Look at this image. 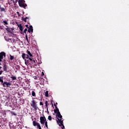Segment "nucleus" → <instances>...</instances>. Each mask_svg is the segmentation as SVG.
<instances>
[{
    "label": "nucleus",
    "instance_id": "obj_1",
    "mask_svg": "<svg viewBox=\"0 0 129 129\" xmlns=\"http://www.w3.org/2000/svg\"><path fill=\"white\" fill-rule=\"evenodd\" d=\"M56 117H58L57 122L59 126H61L62 129L65 128V126L63 124V120H62V116L61 115V113L58 112L57 114H56Z\"/></svg>",
    "mask_w": 129,
    "mask_h": 129
},
{
    "label": "nucleus",
    "instance_id": "obj_2",
    "mask_svg": "<svg viewBox=\"0 0 129 129\" xmlns=\"http://www.w3.org/2000/svg\"><path fill=\"white\" fill-rule=\"evenodd\" d=\"M25 3H26V1H25V0L18 1L19 7H20V8H23V9H26V7H27V4Z\"/></svg>",
    "mask_w": 129,
    "mask_h": 129
},
{
    "label": "nucleus",
    "instance_id": "obj_3",
    "mask_svg": "<svg viewBox=\"0 0 129 129\" xmlns=\"http://www.w3.org/2000/svg\"><path fill=\"white\" fill-rule=\"evenodd\" d=\"M31 106L35 110H37L39 108L38 107V104H37V103L34 100H33L32 101V103L31 104Z\"/></svg>",
    "mask_w": 129,
    "mask_h": 129
},
{
    "label": "nucleus",
    "instance_id": "obj_4",
    "mask_svg": "<svg viewBox=\"0 0 129 129\" xmlns=\"http://www.w3.org/2000/svg\"><path fill=\"white\" fill-rule=\"evenodd\" d=\"M2 85H3V87H10V86L12 85V83L4 82L2 84Z\"/></svg>",
    "mask_w": 129,
    "mask_h": 129
},
{
    "label": "nucleus",
    "instance_id": "obj_5",
    "mask_svg": "<svg viewBox=\"0 0 129 129\" xmlns=\"http://www.w3.org/2000/svg\"><path fill=\"white\" fill-rule=\"evenodd\" d=\"M40 123L43 125L45 124V122L47 121V120L46 119V117L45 116H41L40 117Z\"/></svg>",
    "mask_w": 129,
    "mask_h": 129
},
{
    "label": "nucleus",
    "instance_id": "obj_6",
    "mask_svg": "<svg viewBox=\"0 0 129 129\" xmlns=\"http://www.w3.org/2000/svg\"><path fill=\"white\" fill-rule=\"evenodd\" d=\"M21 20L22 21H24V22H25V23H26V22H27V23H28V24L30 25V21H27V20H29V17H22L21 18Z\"/></svg>",
    "mask_w": 129,
    "mask_h": 129
},
{
    "label": "nucleus",
    "instance_id": "obj_7",
    "mask_svg": "<svg viewBox=\"0 0 129 129\" xmlns=\"http://www.w3.org/2000/svg\"><path fill=\"white\" fill-rule=\"evenodd\" d=\"M25 65H26L27 66H29V65H32V63H31V61H30V60L29 59H25Z\"/></svg>",
    "mask_w": 129,
    "mask_h": 129
},
{
    "label": "nucleus",
    "instance_id": "obj_8",
    "mask_svg": "<svg viewBox=\"0 0 129 129\" xmlns=\"http://www.w3.org/2000/svg\"><path fill=\"white\" fill-rule=\"evenodd\" d=\"M3 70L5 72H8V66L6 63L3 64Z\"/></svg>",
    "mask_w": 129,
    "mask_h": 129
},
{
    "label": "nucleus",
    "instance_id": "obj_9",
    "mask_svg": "<svg viewBox=\"0 0 129 129\" xmlns=\"http://www.w3.org/2000/svg\"><path fill=\"white\" fill-rule=\"evenodd\" d=\"M4 57H6V52L2 51L0 52V57L3 59Z\"/></svg>",
    "mask_w": 129,
    "mask_h": 129
},
{
    "label": "nucleus",
    "instance_id": "obj_10",
    "mask_svg": "<svg viewBox=\"0 0 129 129\" xmlns=\"http://www.w3.org/2000/svg\"><path fill=\"white\" fill-rule=\"evenodd\" d=\"M28 33H31V32L33 33V26L30 25L29 26V28H28Z\"/></svg>",
    "mask_w": 129,
    "mask_h": 129
},
{
    "label": "nucleus",
    "instance_id": "obj_11",
    "mask_svg": "<svg viewBox=\"0 0 129 129\" xmlns=\"http://www.w3.org/2000/svg\"><path fill=\"white\" fill-rule=\"evenodd\" d=\"M17 26L18 28H19V29L20 30L21 32H23V30H24V28L22 26V24H17Z\"/></svg>",
    "mask_w": 129,
    "mask_h": 129
},
{
    "label": "nucleus",
    "instance_id": "obj_12",
    "mask_svg": "<svg viewBox=\"0 0 129 129\" xmlns=\"http://www.w3.org/2000/svg\"><path fill=\"white\" fill-rule=\"evenodd\" d=\"M33 124L34 126H38L40 125V123L36 122V121H33Z\"/></svg>",
    "mask_w": 129,
    "mask_h": 129
},
{
    "label": "nucleus",
    "instance_id": "obj_13",
    "mask_svg": "<svg viewBox=\"0 0 129 129\" xmlns=\"http://www.w3.org/2000/svg\"><path fill=\"white\" fill-rule=\"evenodd\" d=\"M55 108L56 109L54 110V113H56V114H57L60 112L59 111V109L58 108V107Z\"/></svg>",
    "mask_w": 129,
    "mask_h": 129
},
{
    "label": "nucleus",
    "instance_id": "obj_14",
    "mask_svg": "<svg viewBox=\"0 0 129 129\" xmlns=\"http://www.w3.org/2000/svg\"><path fill=\"white\" fill-rule=\"evenodd\" d=\"M11 78L12 79V80H17V77L14 76L13 75H11Z\"/></svg>",
    "mask_w": 129,
    "mask_h": 129
},
{
    "label": "nucleus",
    "instance_id": "obj_15",
    "mask_svg": "<svg viewBox=\"0 0 129 129\" xmlns=\"http://www.w3.org/2000/svg\"><path fill=\"white\" fill-rule=\"evenodd\" d=\"M27 54H28V55H29L30 57H33V55L32 54V53H31L30 51L27 50Z\"/></svg>",
    "mask_w": 129,
    "mask_h": 129
},
{
    "label": "nucleus",
    "instance_id": "obj_16",
    "mask_svg": "<svg viewBox=\"0 0 129 129\" xmlns=\"http://www.w3.org/2000/svg\"><path fill=\"white\" fill-rule=\"evenodd\" d=\"M0 82H1V84L4 82V76L0 77Z\"/></svg>",
    "mask_w": 129,
    "mask_h": 129
},
{
    "label": "nucleus",
    "instance_id": "obj_17",
    "mask_svg": "<svg viewBox=\"0 0 129 129\" xmlns=\"http://www.w3.org/2000/svg\"><path fill=\"white\" fill-rule=\"evenodd\" d=\"M26 53L22 54V57L24 60L26 59Z\"/></svg>",
    "mask_w": 129,
    "mask_h": 129
},
{
    "label": "nucleus",
    "instance_id": "obj_18",
    "mask_svg": "<svg viewBox=\"0 0 129 129\" xmlns=\"http://www.w3.org/2000/svg\"><path fill=\"white\" fill-rule=\"evenodd\" d=\"M36 63V60H35L34 59H33L32 61H30V64H31V65H35V63Z\"/></svg>",
    "mask_w": 129,
    "mask_h": 129
},
{
    "label": "nucleus",
    "instance_id": "obj_19",
    "mask_svg": "<svg viewBox=\"0 0 129 129\" xmlns=\"http://www.w3.org/2000/svg\"><path fill=\"white\" fill-rule=\"evenodd\" d=\"M45 95L46 97H48L49 96V92L48 91H46L45 93Z\"/></svg>",
    "mask_w": 129,
    "mask_h": 129
},
{
    "label": "nucleus",
    "instance_id": "obj_20",
    "mask_svg": "<svg viewBox=\"0 0 129 129\" xmlns=\"http://www.w3.org/2000/svg\"><path fill=\"white\" fill-rule=\"evenodd\" d=\"M2 112L3 115H6L7 114V111L6 110H2Z\"/></svg>",
    "mask_w": 129,
    "mask_h": 129
},
{
    "label": "nucleus",
    "instance_id": "obj_21",
    "mask_svg": "<svg viewBox=\"0 0 129 129\" xmlns=\"http://www.w3.org/2000/svg\"><path fill=\"white\" fill-rule=\"evenodd\" d=\"M1 12H6V9L4 8H1L0 6Z\"/></svg>",
    "mask_w": 129,
    "mask_h": 129
},
{
    "label": "nucleus",
    "instance_id": "obj_22",
    "mask_svg": "<svg viewBox=\"0 0 129 129\" xmlns=\"http://www.w3.org/2000/svg\"><path fill=\"white\" fill-rule=\"evenodd\" d=\"M32 96H36V92L34 91L32 92Z\"/></svg>",
    "mask_w": 129,
    "mask_h": 129
},
{
    "label": "nucleus",
    "instance_id": "obj_23",
    "mask_svg": "<svg viewBox=\"0 0 129 129\" xmlns=\"http://www.w3.org/2000/svg\"><path fill=\"white\" fill-rule=\"evenodd\" d=\"M10 60H14L15 57H14V56H13L11 54H10Z\"/></svg>",
    "mask_w": 129,
    "mask_h": 129
},
{
    "label": "nucleus",
    "instance_id": "obj_24",
    "mask_svg": "<svg viewBox=\"0 0 129 129\" xmlns=\"http://www.w3.org/2000/svg\"><path fill=\"white\" fill-rule=\"evenodd\" d=\"M11 114H12L13 115H15V116L17 115V114H16L15 112L11 111Z\"/></svg>",
    "mask_w": 129,
    "mask_h": 129
},
{
    "label": "nucleus",
    "instance_id": "obj_25",
    "mask_svg": "<svg viewBox=\"0 0 129 129\" xmlns=\"http://www.w3.org/2000/svg\"><path fill=\"white\" fill-rule=\"evenodd\" d=\"M44 123H45V125L46 127H47V128H48V122H47V121H46L44 122Z\"/></svg>",
    "mask_w": 129,
    "mask_h": 129
},
{
    "label": "nucleus",
    "instance_id": "obj_26",
    "mask_svg": "<svg viewBox=\"0 0 129 129\" xmlns=\"http://www.w3.org/2000/svg\"><path fill=\"white\" fill-rule=\"evenodd\" d=\"M3 23H5V25H9V23H8L7 21L5 20L3 21Z\"/></svg>",
    "mask_w": 129,
    "mask_h": 129
},
{
    "label": "nucleus",
    "instance_id": "obj_27",
    "mask_svg": "<svg viewBox=\"0 0 129 129\" xmlns=\"http://www.w3.org/2000/svg\"><path fill=\"white\" fill-rule=\"evenodd\" d=\"M25 37H26V40L27 41L28 43H29V39H28V35L26 34Z\"/></svg>",
    "mask_w": 129,
    "mask_h": 129
},
{
    "label": "nucleus",
    "instance_id": "obj_28",
    "mask_svg": "<svg viewBox=\"0 0 129 129\" xmlns=\"http://www.w3.org/2000/svg\"><path fill=\"white\" fill-rule=\"evenodd\" d=\"M48 119H49V120H52V116L51 115H49Z\"/></svg>",
    "mask_w": 129,
    "mask_h": 129
},
{
    "label": "nucleus",
    "instance_id": "obj_29",
    "mask_svg": "<svg viewBox=\"0 0 129 129\" xmlns=\"http://www.w3.org/2000/svg\"><path fill=\"white\" fill-rule=\"evenodd\" d=\"M28 31V29L27 28H25V30L23 31V33L25 34H27V31Z\"/></svg>",
    "mask_w": 129,
    "mask_h": 129
},
{
    "label": "nucleus",
    "instance_id": "obj_30",
    "mask_svg": "<svg viewBox=\"0 0 129 129\" xmlns=\"http://www.w3.org/2000/svg\"><path fill=\"white\" fill-rule=\"evenodd\" d=\"M28 59H29L30 62H32V60L34 59V58L29 57V58H28Z\"/></svg>",
    "mask_w": 129,
    "mask_h": 129
},
{
    "label": "nucleus",
    "instance_id": "obj_31",
    "mask_svg": "<svg viewBox=\"0 0 129 129\" xmlns=\"http://www.w3.org/2000/svg\"><path fill=\"white\" fill-rule=\"evenodd\" d=\"M37 127H38L39 129H42L40 124L39 125V126H37Z\"/></svg>",
    "mask_w": 129,
    "mask_h": 129
},
{
    "label": "nucleus",
    "instance_id": "obj_32",
    "mask_svg": "<svg viewBox=\"0 0 129 129\" xmlns=\"http://www.w3.org/2000/svg\"><path fill=\"white\" fill-rule=\"evenodd\" d=\"M26 59H29L30 57H29V55H26Z\"/></svg>",
    "mask_w": 129,
    "mask_h": 129
},
{
    "label": "nucleus",
    "instance_id": "obj_33",
    "mask_svg": "<svg viewBox=\"0 0 129 129\" xmlns=\"http://www.w3.org/2000/svg\"><path fill=\"white\" fill-rule=\"evenodd\" d=\"M39 105H43V102H40Z\"/></svg>",
    "mask_w": 129,
    "mask_h": 129
},
{
    "label": "nucleus",
    "instance_id": "obj_34",
    "mask_svg": "<svg viewBox=\"0 0 129 129\" xmlns=\"http://www.w3.org/2000/svg\"><path fill=\"white\" fill-rule=\"evenodd\" d=\"M3 72H4V71H0V75H2V74H3Z\"/></svg>",
    "mask_w": 129,
    "mask_h": 129
},
{
    "label": "nucleus",
    "instance_id": "obj_35",
    "mask_svg": "<svg viewBox=\"0 0 129 129\" xmlns=\"http://www.w3.org/2000/svg\"><path fill=\"white\" fill-rule=\"evenodd\" d=\"M25 27H26V28H27V29H29V28H30V27H29V25H26Z\"/></svg>",
    "mask_w": 129,
    "mask_h": 129
},
{
    "label": "nucleus",
    "instance_id": "obj_36",
    "mask_svg": "<svg viewBox=\"0 0 129 129\" xmlns=\"http://www.w3.org/2000/svg\"><path fill=\"white\" fill-rule=\"evenodd\" d=\"M17 14H18V17H20V13H19V12H17Z\"/></svg>",
    "mask_w": 129,
    "mask_h": 129
},
{
    "label": "nucleus",
    "instance_id": "obj_37",
    "mask_svg": "<svg viewBox=\"0 0 129 129\" xmlns=\"http://www.w3.org/2000/svg\"><path fill=\"white\" fill-rule=\"evenodd\" d=\"M54 106H55V108H57V105H56V104H54Z\"/></svg>",
    "mask_w": 129,
    "mask_h": 129
},
{
    "label": "nucleus",
    "instance_id": "obj_38",
    "mask_svg": "<svg viewBox=\"0 0 129 129\" xmlns=\"http://www.w3.org/2000/svg\"><path fill=\"white\" fill-rule=\"evenodd\" d=\"M45 105H48V101H45Z\"/></svg>",
    "mask_w": 129,
    "mask_h": 129
},
{
    "label": "nucleus",
    "instance_id": "obj_39",
    "mask_svg": "<svg viewBox=\"0 0 129 129\" xmlns=\"http://www.w3.org/2000/svg\"><path fill=\"white\" fill-rule=\"evenodd\" d=\"M46 107H47V110H48V105H45Z\"/></svg>",
    "mask_w": 129,
    "mask_h": 129
},
{
    "label": "nucleus",
    "instance_id": "obj_40",
    "mask_svg": "<svg viewBox=\"0 0 129 129\" xmlns=\"http://www.w3.org/2000/svg\"><path fill=\"white\" fill-rule=\"evenodd\" d=\"M2 60H3V59L0 57V62H2Z\"/></svg>",
    "mask_w": 129,
    "mask_h": 129
},
{
    "label": "nucleus",
    "instance_id": "obj_41",
    "mask_svg": "<svg viewBox=\"0 0 129 129\" xmlns=\"http://www.w3.org/2000/svg\"><path fill=\"white\" fill-rule=\"evenodd\" d=\"M42 75L43 76H44L45 75V74L42 72Z\"/></svg>",
    "mask_w": 129,
    "mask_h": 129
},
{
    "label": "nucleus",
    "instance_id": "obj_42",
    "mask_svg": "<svg viewBox=\"0 0 129 129\" xmlns=\"http://www.w3.org/2000/svg\"><path fill=\"white\" fill-rule=\"evenodd\" d=\"M2 67H0V70L2 69Z\"/></svg>",
    "mask_w": 129,
    "mask_h": 129
},
{
    "label": "nucleus",
    "instance_id": "obj_43",
    "mask_svg": "<svg viewBox=\"0 0 129 129\" xmlns=\"http://www.w3.org/2000/svg\"><path fill=\"white\" fill-rule=\"evenodd\" d=\"M47 110V113H49V111H48V110Z\"/></svg>",
    "mask_w": 129,
    "mask_h": 129
},
{
    "label": "nucleus",
    "instance_id": "obj_44",
    "mask_svg": "<svg viewBox=\"0 0 129 129\" xmlns=\"http://www.w3.org/2000/svg\"><path fill=\"white\" fill-rule=\"evenodd\" d=\"M4 61H5L4 62L6 63V60H4Z\"/></svg>",
    "mask_w": 129,
    "mask_h": 129
},
{
    "label": "nucleus",
    "instance_id": "obj_45",
    "mask_svg": "<svg viewBox=\"0 0 129 129\" xmlns=\"http://www.w3.org/2000/svg\"><path fill=\"white\" fill-rule=\"evenodd\" d=\"M0 65H2V63L0 62Z\"/></svg>",
    "mask_w": 129,
    "mask_h": 129
},
{
    "label": "nucleus",
    "instance_id": "obj_46",
    "mask_svg": "<svg viewBox=\"0 0 129 129\" xmlns=\"http://www.w3.org/2000/svg\"><path fill=\"white\" fill-rule=\"evenodd\" d=\"M43 80V79H41V80Z\"/></svg>",
    "mask_w": 129,
    "mask_h": 129
},
{
    "label": "nucleus",
    "instance_id": "obj_47",
    "mask_svg": "<svg viewBox=\"0 0 129 129\" xmlns=\"http://www.w3.org/2000/svg\"><path fill=\"white\" fill-rule=\"evenodd\" d=\"M56 104H58V103H56Z\"/></svg>",
    "mask_w": 129,
    "mask_h": 129
},
{
    "label": "nucleus",
    "instance_id": "obj_48",
    "mask_svg": "<svg viewBox=\"0 0 129 129\" xmlns=\"http://www.w3.org/2000/svg\"><path fill=\"white\" fill-rule=\"evenodd\" d=\"M52 106H53V104H52Z\"/></svg>",
    "mask_w": 129,
    "mask_h": 129
},
{
    "label": "nucleus",
    "instance_id": "obj_49",
    "mask_svg": "<svg viewBox=\"0 0 129 129\" xmlns=\"http://www.w3.org/2000/svg\"><path fill=\"white\" fill-rule=\"evenodd\" d=\"M17 1V2H18V0H16Z\"/></svg>",
    "mask_w": 129,
    "mask_h": 129
},
{
    "label": "nucleus",
    "instance_id": "obj_50",
    "mask_svg": "<svg viewBox=\"0 0 129 129\" xmlns=\"http://www.w3.org/2000/svg\"><path fill=\"white\" fill-rule=\"evenodd\" d=\"M0 18H1V16H0Z\"/></svg>",
    "mask_w": 129,
    "mask_h": 129
}]
</instances>
